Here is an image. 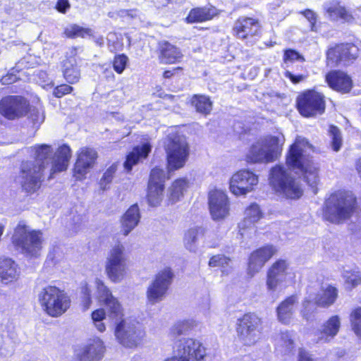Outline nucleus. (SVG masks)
Masks as SVG:
<instances>
[{"label": "nucleus", "mask_w": 361, "mask_h": 361, "mask_svg": "<svg viewBox=\"0 0 361 361\" xmlns=\"http://www.w3.org/2000/svg\"><path fill=\"white\" fill-rule=\"evenodd\" d=\"M31 149L34 153L36 164L32 161L23 162L20 175L16 178V182L28 192H35L39 188L42 172L47 166H50L51 175L66 170L71 157V149L66 145L60 146L51 157L50 145H35Z\"/></svg>", "instance_id": "1"}, {"label": "nucleus", "mask_w": 361, "mask_h": 361, "mask_svg": "<svg viewBox=\"0 0 361 361\" xmlns=\"http://www.w3.org/2000/svg\"><path fill=\"white\" fill-rule=\"evenodd\" d=\"M107 316L115 322L114 335L118 342L126 348H136L143 343L146 333L142 325L130 317L123 318V308L114 296L103 303Z\"/></svg>", "instance_id": "2"}, {"label": "nucleus", "mask_w": 361, "mask_h": 361, "mask_svg": "<svg viewBox=\"0 0 361 361\" xmlns=\"http://www.w3.org/2000/svg\"><path fill=\"white\" fill-rule=\"evenodd\" d=\"M311 152H313L312 145L305 137L298 136L290 146L286 155V164L295 173H302L316 193V187L319 180V167L310 159Z\"/></svg>", "instance_id": "3"}, {"label": "nucleus", "mask_w": 361, "mask_h": 361, "mask_svg": "<svg viewBox=\"0 0 361 361\" xmlns=\"http://www.w3.org/2000/svg\"><path fill=\"white\" fill-rule=\"evenodd\" d=\"M284 143L285 137L280 132L262 137L250 145L246 161L252 164L273 162L281 155Z\"/></svg>", "instance_id": "4"}, {"label": "nucleus", "mask_w": 361, "mask_h": 361, "mask_svg": "<svg viewBox=\"0 0 361 361\" xmlns=\"http://www.w3.org/2000/svg\"><path fill=\"white\" fill-rule=\"evenodd\" d=\"M37 297L42 310L52 317H60L71 305L69 296L55 286L49 285L42 288Z\"/></svg>", "instance_id": "5"}, {"label": "nucleus", "mask_w": 361, "mask_h": 361, "mask_svg": "<svg viewBox=\"0 0 361 361\" xmlns=\"http://www.w3.org/2000/svg\"><path fill=\"white\" fill-rule=\"evenodd\" d=\"M356 198L350 191L333 193L326 202L325 218L332 223H340L353 213Z\"/></svg>", "instance_id": "6"}, {"label": "nucleus", "mask_w": 361, "mask_h": 361, "mask_svg": "<svg viewBox=\"0 0 361 361\" xmlns=\"http://www.w3.org/2000/svg\"><path fill=\"white\" fill-rule=\"evenodd\" d=\"M42 233L33 230L23 222H20L14 230L12 243L16 249L27 257H37L40 255L42 244Z\"/></svg>", "instance_id": "7"}, {"label": "nucleus", "mask_w": 361, "mask_h": 361, "mask_svg": "<svg viewBox=\"0 0 361 361\" xmlns=\"http://www.w3.org/2000/svg\"><path fill=\"white\" fill-rule=\"evenodd\" d=\"M128 257L124 245L120 243L109 250L105 261V273L113 283H120L126 276Z\"/></svg>", "instance_id": "8"}, {"label": "nucleus", "mask_w": 361, "mask_h": 361, "mask_svg": "<svg viewBox=\"0 0 361 361\" xmlns=\"http://www.w3.org/2000/svg\"><path fill=\"white\" fill-rule=\"evenodd\" d=\"M269 182L277 192L287 198L298 199L302 195L303 191L299 181L290 176L282 166L277 165L271 169Z\"/></svg>", "instance_id": "9"}, {"label": "nucleus", "mask_w": 361, "mask_h": 361, "mask_svg": "<svg viewBox=\"0 0 361 361\" xmlns=\"http://www.w3.org/2000/svg\"><path fill=\"white\" fill-rule=\"evenodd\" d=\"M164 146L169 169L177 170L183 167L189 156V147L185 137L177 133H169Z\"/></svg>", "instance_id": "10"}, {"label": "nucleus", "mask_w": 361, "mask_h": 361, "mask_svg": "<svg viewBox=\"0 0 361 361\" xmlns=\"http://www.w3.org/2000/svg\"><path fill=\"white\" fill-rule=\"evenodd\" d=\"M295 274L285 260H278L269 269L266 286L268 292L274 293L286 288L292 283Z\"/></svg>", "instance_id": "11"}, {"label": "nucleus", "mask_w": 361, "mask_h": 361, "mask_svg": "<svg viewBox=\"0 0 361 361\" xmlns=\"http://www.w3.org/2000/svg\"><path fill=\"white\" fill-rule=\"evenodd\" d=\"M262 322L255 313H246L236 322V331L241 341L247 345L255 344L259 338Z\"/></svg>", "instance_id": "12"}, {"label": "nucleus", "mask_w": 361, "mask_h": 361, "mask_svg": "<svg viewBox=\"0 0 361 361\" xmlns=\"http://www.w3.org/2000/svg\"><path fill=\"white\" fill-rule=\"evenodd\" d=\"M338 298V290L331 285L322 286L320 293L317 295L310 294L302 302L300 311L302 317L307 321L310 319L315 310V306L329 307L332 305Z\"/></svg>", "instance_id": "13"}, {"label": "nucleus", "mask_w": 361, "mask_h": 361, "mask_svg": "<svg viewBox=\"0 0 361 361\" xmlns=\"http://www.w3.org/2000/svg\"><path fill=\"white\" fill-rule=\"evenodd\" d=\"M173 278V273L169 267L158 271L147 289V300L149 304L155 305L165 298Z\"/></svg>", "instance_id": "14"}, {"label": "nucleus", "mask_w": 361, "mask_h": 361, "mask_svg": "<svg viewBox=\"0 0 361 361\" xmlns=\"http://www.w3.org/2000/svg\"><path fill=\"white\" fill-rule=\"evenodd\" d=\"M173 354L181 361H204L206 348L201 341L192 338L177 340L173 348Z\"/></svg>", "instance_id": "15"}, {"label": "nucleus", "mask_w": 361, "mask_h": 361, "mask_svg": "<svg viewBox=\"0 0 361 361\" xmlns=\"http://www.w3.org/2000/svg\"><path fill=\"white\" fill-rule=\"evenodd\" d=\"M96 289L95 295L97 299L104 303L111 298L114 297L110 289L105 285L104 281L99 279H95L90 283L82 281L80 286V297L81 304L85 310L90 308L92 304V288Z\"/></svg>", "instance_id": "16"}, {"label": "nucleus", "mask_w": 361, "mask_h": 361, "mask_svg": "<svg viewBox=\"0 0 361 361\" xmlns=\"http://www.w3.org/2000/svg\"><path fill=\"white\" fill-rule=\"evenodd\" d=\"M258 182V176L252 171L240 170L231 177L229 190L235 196H245L254 190Z\"/></svg>", "instance_id": "17"}, {"label": "nucleus", "mask_w": 361, "mask_h": 361, "mask_svg": "<svg viewBox=\"0 0 361 361\" xmlns=\"http://www.w3.org/2000/svg\"><path fill=\"white\" fill-rule=\"evenodd\" d=\"M298 106L305 117L322 114L325 109L324 96L314 90L307 91L298 97Z\"/></svg>", "instance_id": "18"}, {"label": "nucleus", "mask_w": 361, "mask_h": 361, "mask_svg": "<svg viewBox=\"0 0 361 361\" xmlns=\"http://www.w3.org/2000/svg\"><path fill=\"white\" fill-rule=\"evenodd\" d=\"M28 107V102L20 96H7L0 101V114L10 120L26 115Z\"/></svg>", "instance_id": "19"}, {"label": "nucleus", "mask_w": 361, "mask_h": 361, "mask_svg": "<svg viewBox=\"0 0 361 361\" xmlns=\"http://www.w3.org/2000/svg\"><path fill=\"white\" fill-rule=\"evenodd\" d=\"M358 55V48L353 44H341L330 48L326 53L329 65L346 66Z\"/></svg>", "instance_id": "20"}, {"label": "nucleus", "mask_w": 361, "mask_h": 361, "mask_svg": "<svg viewBox=\"0 0 361 361\" xmlns=\"http://www.w3.org/2000/svg\"><path fill=\"white\" fill-rule=\"evenodd\" d=\"M166 178L163 169L155 167L151 171L147 193V200L151 206L156 207L161 202Z\"/></svg>", "instance_id": "21"}, {"label": "nucleus", "mask_w": 361, "mask_h": 361, "mask_svg": "<svg viewBox=\"0 0 361 361\" xmlns=\"http://www.w3.org/2000/svg\"><path fill=\"white\" fill-rule=\"evenodd\" d=\"M105 347L99 338L90 339L85 345L75 350V361H99L104 356Z\"/></svg>", "instance_id": "22"}, {"label": "nucleus", "mask_w": 361, "mask_h": 361, "mask_svg": "<svg viewBox=\"0 0 361 361\" xmlns=\"http://www.w3.org/2000/svg\"><path fill=\"white\" fill-rule=\"evenodd\" d=\"M97 159V152L90 147H82L78 152L73 176L77 180H82L93 168Z\"/></svg>", "instance_id": "23"}, {"label": "nucleus", "mask_w": 361, "mask_h": 361, "mask_svg": "<svg viewBox=\"0 0 361 361\" xmlns=\"http://www.w3.org/2000/svg\"><path fill=\"white\" fill-rule=\"evenodd\" d=\"M209 207L214 220L226 218L229 214L230 206L227 195L222 190H213L209 193Z\"/></svg>", "instance_id": "24"}, {"label": "nucleus", "mask_w": 361, "mask_h": 361, "mask_svg": "<svg viewBox=\"0 0 361 361\" xmlns=\"http://www.w3.org/2000/svg\"><path fill=\"white\" fill-rule=\"evenodd\" d=\"M276 249L272 245H267L252 252L249 258L248 274L254 276L275 255Z\"/></svg>", "instance_id": "25"}, {"label": "nucleus", "mask_w": 361, "mask_h": 361, "mask_svg": "<svg viewBox=\"0 0 361 361\" xmlns=\"http://www.w3.org/2000/svg\"><path fill=\"white\" fill-rule=\"evenodd\" d=\"M77 49L71 48L66 54V59L62 62V72L68 83L74 84L80 78V70L78 66L79 58Z\"/></svg>", "instance_id": "26"}, {"label": "nucleus", "mask_w": 361, "mask_h": 361, "mask_svg": "<svg viewBox=\"0 0 361 361\" xmlns=\"http://www.w3.org/2000/svg\"><path fill=\"white\" fill-rule=\"evenodd\" d=\"M261 25L253 18L241 17L235 23L233 30L238 38L249 39L260 34Z\"/></svg>", "instance_id": "27"}, {"label": "nucleus", "mask_w": 361, "mask_h": 361, "mask_svg": "<svg viewBox=\"0 0 361 361\" xmlns=\"http://www.w3.org/2000/svg\"><path fill=\"white\" fill-rule=\"evenodd\" d=\"M324 13L326 18L332 21L341 20L343 23H352L355 17L350 11H348L341 1L331 0L324 4Z\"/></svg>", "instance_id": "28"}, {"label": "nucleus", "mask_w": 361, "mask_h": 361, "mask_svg": "<svg viewBox=\"0 0 361 361\" xmlns=\"http://www.w3.org/2000/svg\"><path fill=\"white\" fill-rule=\"evenodd\" d=\"M263 212L257 204H250L245 210L243 220L239 224L241 235H247V230L250 233H255V224L263 217Z\"/></svg>", "instance_id": "29"}, {"label": "nucleus", "mask_w": 361, "mask_h": 361, "mask_svg": "<svg viewBox=\"0 0 361 361\" xmlns=\"http://www.w3.org/2000/svg\"><path fill=\"white\" fill-rule=\"evenodd\" d=\"M210 232H208L202 227H194L188 229L184 235L183 244L185 247L190 252H196L199 243L203 240L204 243L209 247H215V245L210 243L207 238L210 237Z\"/></svg>", "instance_id": "30"}, {"label": "nucleus", "mask_w": 361, "mask_h": 361, "mask_svg": "<svg viewBox=\"0 0 361 361\" xmlns=\"http://www.w3.org/2000/svg\"><path fill=\"white\" fill-rule=\"evenodd\" d=\"M326 81L331 89L341 93H348L353 87L351 78L345 73L339 71L327 73Z\"/></svg>", "instance_id": "31"}, {"label": "nucleus", "mask_w": 361, "mask_h": 361, "mask_svg": "<svg viewBox=\"0 0 361 361\" xmlns=\"http://www.w3.org/2000/svg\"><path fill=\"white\" fill-rule=\"evenodd\" d=\"M20 269L11 258L0 259V281L4 285L16 283L20 278Z\"/></svg>", "instance_id": "32"}, {"label": "nucleus", "mask_w": 361, "mask_h": 361, "mask_svg": "<svg viewBox=\"0 0 361 361\" xmlns=\"http://www.w3.org/2000/svg\"><path fill=\"white\" fill-rule=\"evenodd\" d=\"M341 317L338 315L330 317L317 332V341L327 343L332 340L341 328Z\"/></svg>", "instance_id": "33"}, {"label": "nucleus", "mask_w": 361, "mask_h": 361, "mask_svg": "<svg viewBox=\"0 0 361 361\" xmlns=\"http://www.w3.org/2000/svg\"><path fill=\"white\" fill-rule=\"evenodd\" d=\"M298 302L296 295H290L283 300L276 308L278 320L286 325L290 324L293 318L295 305Z\"/></svg>", "instance_id": "34"}, {"label": "nucleus", "mask_w": 361, "mask_h": 361, "mask_svg": "<svg viewBox=\"0 0 361 361\" xmlns=\"http://www.w3.org/2000/svg\"><path fill=\"white\" fill-rule=\"evenodd\" d=\"M140 212L137 205L131 206L123 214L121 219V232L127 236L138 224L140 221Z\"/></svg>", "instance_id": "35"}, {"label": "nucleus", "mask_w": 361, "mask_h": 361, "mask_svg": "<svg viewBox=\"0 0 361 361\" xmlns=\"http://www.w3.org/2000/svg\"><path fill=\"white\" fill-rule=\"evenodd\" d=\"M151 149L152 145L148 142L143 143L141 146L134 147L133 151L127 155L123 164L125 169L130 171L135 164L147 157Z\"/></svg>", "instance_id": "36"}, {"label": "nucleus", "mask_w": 361, "mask_h": 361, "mask_svg": "<svg viewBox=\"0 0 361 361\" xmlns=\"http://www.w3.org/2000/svg\"><path fill=\"white\" fill-rule=\"evenodd\" d=\"M159 49V59L163 63H174L183 56L180 51L168 42H161Z\"/></svg>", "instance_id": "37"}, {"label": "nucleus", "mask_w": 361, "mask_h": 361, "mask_svg": "<svg viewBox=\"0 0 361 361\" xmlns=\"http://www.w3.org/2000/svg\"><path fill=\"white\" fill-rule=\"evenodd\" d=\"M217 14V9L214 6L196 8L190 11L186 20L190 23L203 22L212 19Z\"/></svg>", "instance_id": "38"}, {"label": "nucleus", "mask_w": 361, "mask_h": 361, "mask_svg": "<svg viewBox=\"0 0 361 361\" xmlns=\"http://www.w3.org/2000/svg\"><path fill=\"white\" fill-rule=\"evenodd\" d=\"M294 338L290 332H283L278 339L276 350L281 355H290L295 349Z\"/></svg>", "instance_id": "39"}, {"label": "nucleus", "mask_w": 361, "mask_h": 361, "mask_svg": "<svg viewBox=\"0 0 361 361\" xmlns=\"http://www.w3.org/2000/svg\"><path fill=\"white\" fill-rule=\"evenodd\" d=\"M231 259L224 255H216L212 256L209 261L210 267L221 268L223 274H228L232 269Z\"/></svg>", "instance_id": "40"}, {"label": "nucleus", "mask_w": 361, "mask_h": 361, "mask_svg": "<svg viewBox=\"0 0 361 361\" xmlns=\"http://www.w3.org/2000/svg\"><path fill=\"white\" fill-rule=\"evenodd\" d=\"M192 104L195 107L196 111L200 114L207 115L210 113L212 109V102L205 95H194L191 100Z\"/></svg>", "instance_id": "41"}, {"label": "nucleus", "mask_w": 361, "mask_h": 361, "mask_svg": "<svg viewBox=\"0 0 361 361\" xmlns=\"http://www.w3.org/2000/svg\"><path fill=\"white\" fill-rule=\"evenodd\" d=\"M197 326L193 319H188L177 322L171 328V334L175 336L184 334Z\"/></svg>", "instance_id": "42"}, {"label": "nucleus", "mask_w": 361, "mask_h": 361, "mask_svg": "<svg viewBox=\"0 0 361 361\" xmlns=\"http://www.w3.org/2000/svg\"><path fill=\"white\" fill-rule=\"evenodd\" d=\"M187 186L188 184L185 179H178L174 181L169 190V199L173 202L178 201L183 195Z\"/></svg>", "instance_id": "43"}, {"label": "nucleus", "mask_w": 361, "mask_h": 361, "mask_svg": "<svg viewBox=\"0 0 361 361\" xmlns=\"http://www.w3.org/2000/svg\"><path fill=\"white\" fill-rule=\"evenodd\" d=\"M65 34L68 37H86L92 35V30L90 28L81 27L76 24L68 25L65 29Z\"/></svg>", "instance_id": "44"}, {"label": "nucleus", "mask_w": 361, "mask_h": 361, "mask_svg": "<svg viewBox=\"0 0 361 361\" xmlns=\"http://www.w3.org/2000/svg\"><path fill=\"white\" fill-rule=\"evenodd\" d=\"M350 322L353 332L361 339V307H357L351 312Z\"/></svg>", "instance_id": "45"}, {"label": "nucleus", "mask_w": 361, "mask_h": 361, "mask_svg": "<svg viewBox=\"0 0 361 361\" xmlns=\"http://www.w3.org/2000/svg\"><path fill=\"white\" fill-rule=\"evenodd\" d=\"M347 288L352 289L361 283V275L357 271H345L343 274Z\"/></svg>", "instance_id": "46"}, {"label": "nucleus", "mask_w": 361, "mask_h": 361, "mask_svg": "<svg viewBox=\"0 0 361 361\" xmlns=\"http://www.w3.org/2000/svg\"><path fill=\"white\" fill-rule=\"evenodd\" d=\"M106 312L104 309L99 308L92 313V319L94 326L99 332H104L106 330V326L103 320L106 318Z\"/></svg>", "instance_id": "47"}, {"label": "nucleus", "mask_w": 361, "mask_h": 361, "mask_svg": "<svg viewBox=\"0 0 361 361\" xmlns=\"http://www.w3.org/2000/svg\"><path fill=\"white\" fill-rule=\"evenodd\" d=\"M108 47L111 51L115 52L122 49V39L116 32H109L107 35Z\"/></svg>", "instance_id": "48"}, {"label": "nucleus", "mask_w": 361, "mask_h": 361, "mask_svg": "<svg viewBox=\"0 0 361 361\" xmlns=\"http://www.w3.org/2000/svg\"><path fill=\"white\" fill-rule=\"evenodd\" d=\"M330 136L331 137V147L334 151L338 152L342 146V137L339 129L336 126H330Z\"/></svg>", "instance_id": "49"}, {"label": "nucleus", "mask_w": 361, "mask_h": 361, "mask_svg": "<svg viewBox=\"0 0 361 361\" xmlns=\"http://www.w3.org/2000/svg\"><path fill=\"white\" fill-rule=\"evenodd\" d=\"M117 170V165L112 164L107 170L104 172L102 178L99 181L100 188L102 190H106L108 185L111 183L114 176Z\"/></svg>", "instance_id": "50"}, {"label": "nucleus", "mask_w": 361, "mask_h": 361, "mask_svg": "<svg viewBox=\"0 0 361 361\" xmlns=\"http://www.w3.org/2000/svg\"><path fill=\"white\" fill-rule=\"evenodd\" d=\"M128 62V58L123 54L116 56L113 62L114 71L121 74L126 68Z\"/></svg>", "instance_id": "51"}, {"label": "nucleus", "mask_w": 361, "mask_h": 361, "mask_svg": "<svg viewBox=\"0 0 361 361\" xmlns=\"http://www.w3.org/2000/svg\"><path fill=\"white\" fill-rule=\"evenodd\" d=\"M298 60L304 61V59L299 54L298 52L292 49L286 50L285 51L283 56V61L287 67L288 66L289 63Z\"/></svg>", "instance_id": "52"}, {"label": "nucleus", "mask_w": 361, "mask_h": 361, "mask_svg": "<svg viewBox=\"0 0 361 361\" xmlns=\"http://www.w3.org/2000/svg\"><path fill=\"white\" fill-rule=\"evenodd\" d=\"M28 110L30 111V118L34 125H39L44 121V116L39 109L29 106Z\"/></svg>", "instance_id": "53"}, {"label": "nucleus", "mask_w": 361, "mask_h": 361, "mask_svg": "<svg viewBox=\"0 0 361 361\" xmlns=\"http://www.w3.org/2000/svg\"><path fill=\"white\" fill-rule=\"evenodd\" d=\"M301 13L305 17L310 24V29L312 31L317 32V28L316 26L317 22V14L310 9H306L301 12Z\"/></svg>", "instance_id": "54"}, {"label": "nucleus", "mask_w": 361, "mask_h": 361, "mask_svg": "<svg viewBox=\"0 0 361 361\" xmlns=\"http://www.w3.org/2000/svg\"><path fill=\"white\" fill-rule=\"evenodd\" d=\"M73 87L68 85H61L56 87L54 90L53 94L56 97H61L65 94H69L72 92Z\"/></svg>", "instance_id": "55"}, {"label": "nucleus", "mask_w": 361, "mask_h": 361, "mask_svg": "<svg viewBox=\"0 0 361 361\" xmlns=\"http://www.w3.org/2000/svg\"><path fill=\"white\" fill-rule=\"evenodd\" d=\"M284 75L294 84H298L305 80L308 76L307 74H293L289 71H286V72L284 73Z\"/></svg>", "instance_id": "56"}, {"label": "nucleus", "mask_w": 361, "mask_h": 361, "mask_svg": "<svg viewBox=\"0 0 361 361\" xmlns=\"http://www.w3.org/2000/svg\"><path fill=\"white\" fill-rule=\"evenodd\" d=\"M298 361H319L308 351L300 348L298 352Z\"/></svg>", "instance_id": "57"}, {"label": "nucleus", "mask_w": 361, "mask_h": 361, "mask_svg": "<svg viewBox=\"0 0 361 361\" xmlns=\"http://www.w3.org/2000/svg\"><path fill=\"white\" fill-rule=\"evenodd\" d=\"M18 79V77H17L13 73H10L1 78V82L2 83V85H10L16 82Z\"/></svg>", "instance_id": "58"}, {"label": "nucleus", "mask_w": 361, "mask_h": 361, "mask_svg": "<svg viewBox=\"0 0 361 361\" xmlns=\"http://www.w3.org/2000/svg\"><path fill=\"white\" fill-rule=\"evenodd\" d=\"M56 7L59 12L66 13L70 8L68 0H58Z\"/></svg>", "instance_id": "59"}, {"label": "nucleus", "mask_w": 361, "mask_h": 361, "mask_svg": "<svg viewBox=\"0 0 361 361\" xmlns=\"http://www.w3.org/2000/svg\"><path fill=\"white\" fill-rule=\"evenodd\" d=\"M356 169L357 171L360 178H361V157L357 161Z\"/></svg>", "instance_id": "60"}, {"label": "nucleus", "mask_w": 361, "mask_h": 361, "mask_svg": "<svg viewBox=\"0 0 361 361\" xmlns=\"http://www.w3.org/2000/svg\"><path fill=\"white\" fill-rule=\"evenodd\" d=\"M127 12L128 15L130 16L131 18H135L136 16H137L138 12L137 10H130Z\"/></svg>", "instance_id": "61"}, {"label": "nucleus", "mask_w": 361, "mask_h": 361, "mask_svg": "<svg viewBox=\"0 0 361 361\" xmlns=\"http://www.w3.org/2000/svg\"><path fill=\"white\" fill-rule=\"evenodd\" d=\"M164 361H181L178 357L173 354V356L166 358Z\"/></svg>", "instance_id": "62"}, {"label": "nucleus", "mask_w": 361, "mask_h": 361, "mask_svg": "<svg viewBox=\"0 0 361 361\" xmlns=\"http://www.w3.org/2000/svg\"><path fill=\"white\" fill-rule=\"evenodd\" d=\"M95 42L97 43V44H98L99 46H102L104 44V39L103 37H97L96 39H95Z\"/></svg>", "instance_id": "63"}, {"label": "nucleus", "mask_w": 361, "mask_h": 361, "mask_svg": "<svg viewBox=\"0 0 361 361\" xmlns=\"http://www.w3.org/2000/svg\"><path fill=\"white\" fill-rule=\"evenodd\" d=\"M172 75H173V73L171 71H166L164 73V77L166 78H169Z\"/></svg>", "instance_id": "64"}]
</instances>
